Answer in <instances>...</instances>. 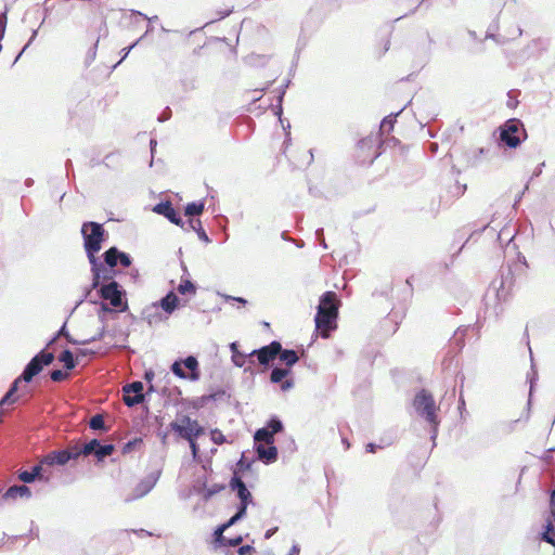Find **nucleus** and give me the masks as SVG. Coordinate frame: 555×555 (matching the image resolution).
Here are the masks:
<instances>
[{"label":"nucleus","instance_id":"f257e3e1","mask_svg":"<svg viewBox=\"0 0 555 555\" xmlns=\"http://www.w3.org/2000/svg\"><path fill=\"white\" fill-rule=\"evenodd\" d=\"M338 307L339 301L334 292H325L321 296L314 322L315 330L320 332L323 338H327L337 326Z\"/></svg>","mask_w":555,"mask_h":555},{"label":"nucleus","instance_id":"f03ea898","mask_svg":"<svg viewBox=\"0 0 555 555\" xmlns=\"http://www.w3.org/2000/svg\"><path fill=\"white\" fill-rule=\"evenodd\" d=\"M81 234L83 237V247L90 264H96L95 254L102 248L105 230L101 223L87 221L82 223Z\"/></svg>","mask_w":555,"mask_h":555},{"label":"nucleus","instance_id":"7ed1b4c3","mask_svg":"<svg viewBox=\"0 0 555 555\" xmlns=\"http://www.w3.org/2000/svg\"><path fill=\"white\" fill-rule=\"evenodd\" d=\"M413 406L416 413L431 425V438L434 439L437 435L439 420L437 416L438 408L436 405L433 395L427 390L422 389L415 395V398L413 400Z\"/></svg>","mask_w":555,"mask_h":555},{"label":"nucleus","instance_id":"20e7f679","mask_svg":"<svg viewBox=\"0 0 555 555\" xmlns=\"http://www.w3.org/2000/svg\"><path fill=\"white\" fill-rule=\"evenodd\" d=\"M501 141L508 147H517L521 141L526 138V130L522 122L519 119H508L501 127Z\"/></svg>","mask_w":555,"mask_h":555},{"label":"nucleus","instance_id":"39448f33","mask_svg":"<svg viewBox=\"0 0 555 555\" xmlns=\"http://www.w3.org/2000/svg\"><path fill=\"white\" fill-rule=\"evenodd\" d=\"M54 361V354L41 350L37 353L25 366L23 373L17 377L20 382L30 383L33 378L38 375L44 366L50 365Z\"/></svg>","mask_w":555,"mask_h":555},{"label":"nucleus","instance_id":"423d86ee","mask_svg":"<svg viewBox=\"0 0 555 555\" xmlns=\"http://www.w3.org/2000/svg\"><path fill=\"white\" fill-rule=\"evenodd\" d=\"M99 294L103 300L108 301L111 306L119 311H125L128 308L124 300L125 291L116 281L100 285Z\"/></svg>","mask_w":555,"mask_h":555},{"label":"nucleus","instance_id":"0eeeda50","mask_svg":"<svg viewBox=\"0 0 555 555\" xmlns=\"http://www.w3.org/2000/svg\"><path fill=\"white\" fill-rule=\"evenodd\" d=\"M171 372L182 379L198 380V361L195 357L189 356L183 361H175L171 365Z\"/></svg>","mask_w":555,"mask_h":555},{"label":"nucleus","instance_id":"6e6552de","mask_svg":"<svg viewBox=\"0 0 555 555\" xmlns=\"http://www.w3.org/2000/svg\"><path fill=\"white\" fill-rule=\"evenodd\" d=\"M230 486L232 490L236 491L241 502L237 507V512L228 520H241L245 516L247 505L251 502V494L249 490L246 488L244 481L236 475L232 477Z\"/></svg>","mask_w":555,"mask_h":555},{"label":"nucleus","instance_id":"1a4fd4ad","mask_svg":"<svg viewBox=\"0 0 555 555\" xmlns=\"http://www.w3.org/2000/svg\"><path fill=\"white\" fill-rule=\"evenodd\" d=\"M170 428L186 441L196 440V438L204 434V428L198 422L189 416H184L181 420V424L172 422Z\"/></svg>","mask_w":555,"mask_h":555},{"label":"nucleus","instance_id":"9d476101","mask_svg":"<svg viewBox=\"0 0 555 555\" xmlns=\"http://www.w3.org/2000/svg\"><path fill=\"white\" fill-rule=\"evenodd\" d=\"M379 144L377 135L366 137L358 142V155L357 158L361 164L371 165L377 158L379 153L376 152V147Z\"/></svg>","mask_w":555,"mask_h":555},{"label":"nucleus","instance_id":"9b49d317","mask_svg":"<svg viewBox=\"0 0 555 555\" xmlns=\"http://www.w3.org/2000/svg\"><path fill=\"white\" fill-rule=\"evenodd\" d=\"M178 304L179 297L173 292H169L158 302H154L145 309L144 313L146 314L149 323L156 321V317L153 315L151 311L156 313L158 309L162 308L169 315L177 309Z\"/></svg>","mask_w":555,"mask_h":555},{"label":"nucleus","instance_id":"f8f14e48","mask_svg":"<svg viewBox=\"0 0 555 555\" xmlns=\"http://www.w3.org/2000/svg\"><path fill=\"white\" fill-rule=\"evenodd\" d=\"M282 351V345L279 341H272L260 349L253 350L248 353L249 364H254V358L256 357L261 365H268L275 359L279 352Z\"/></svg>","mask_w":555,"mask_h":555},{"label":"nucleus","instance_id":"ddd939ff","mask_svg":"<svg viewBox=\"0 0 555 555\" xmlns=\"http://www.w3.org/2000/svg\"><path fill=\"white\" fill-rule=\"evenodd\" d=\"M143 383L142 382H132L130 384H127L124 386L122 391V400L124 403L132 408L144 400V393H143Z\"/></svg>","mask_w":555,"mask_h":555},{"label":"nucleus","instance_id":"4468645a","mask_svg":"<svg viewBox=\"0 0 555 555\" xmlns=\"http://www.w3.org/2000/svg\"><path fill=\"white\" fill-rule=\"evenodd\" d=\"M92 272V283L91 289H98L101 285V282H111L113 280V275L115 273L114 269L107 267L105 263L101 262L96 257V264H91Z\"/></svg>","mask_w":555,"mask_h":555},{"label":"nucleus","instance_id":"2eb2a0df","mask_svg":"<svg viewBox=\"0 0 555 555\" xmlns=\"http://www.w3.org/2000/svg\"><path fill=\"white\" fill-rule=\"evenodd\" d=\"M153 211L166 217L171 223L176 225H180L184 228L185 222H183L182 218L178 214V211L173 208L170 202H162L154 206Z\"/></svg>","mask_w":555,"mask_h":555},{"label":"nucleus","instance_id":"dca6fc26","mask_svg":"<svg viewBox=\"0 0 555 555\" xmlns=\"http://www.w3.org/2000/svg\"><path fill=\"white\" fill-rule=\"evenodd\" d=\"M234 522H223L220 527H218L215 531V542L220 545H230V546H236L241 544L243 541L242 535H236L234 538H228L223 535V532Z\"/></svg>","mask_w":555,"mask_h":555},{"label":"nucleus","instance_id":"f3484780","mask_svg":"<svg viewBox=\"0 0 555 555\" xmlns=\"http://www.w3.org/2000/svg\"><path fill=\"white\" fill-rule=\"evenodd\" d=\"M255 450L258 459L264 464H271L278 459V449L273 444H257Z\"/></svg>","mask_w":555,"mask_h":555},{"label":"nucleus","instance_id":"a211bd4d","mask_svg":"<svg viewBox=\"0 0 555 555\" xmlns=\"http://www.w3.org/2000/svg\"><path fill=\"white\" fill-rule=\"evenodd\" d=\"M69 453L64 450L53 451L47 454L42 460L41 464H46L48 466L53 465H65L70 461Z\"/></svg>","mask_w":555,"mask_h":555},{"label":"nucleus","instance_id":"6ab92c4d","mask_svg":"<svg viewBox=\"0 0 555 555\" xmlns=\"http://www.w3.org/2000/svg\"><path fill=\"white\" fill-rule=\"evenodd\" d=\"M31 491L26 485L11 486L4 493V500L29 499Z\"/></svg>","mask_w":555,"mask_h":555},{"label":"nucleus","instance_id":"aec40b11","mask_svg":"<svg viewBox=\"0 0 555 555\" xmlns=\"http://www.w3.org/2000/svg\"><path fill=\"white\" fill-rule=\"evenodd\" d=\"M156 478L153 476H150L143 480H141L133 490V495L130 498V500L140 499L147 494L155 486Z\"/></svg>","mask_w":555,"mask_h":555},{"label":"nucleus","instance_id":"412c9836","mask_svg":"<svg viewBox=\"0 0 555 555\" xmlns=\"http://www.w3.org/2000/svg\"><path fill=\"white\" fill-rule=\"evenodd\" d=\"M20 383L21 382L17 378L14 379L7 393L0 400V406H4L7 404H14L15 402H17L21 396H15V393L18 390Z\"/></svg>","mask_w":555,"mask_h":555},{"label":"nucleus","instance_id":"4be33fe9","mask_svg":"<svg viewBox=\"0 0 555 555\" xmlns=\"http://www.w3.org/2000/svg\"><path fill=\"white\" fill-rule=\"evenodd\" d=\"M254 440H255V447H257V444L258 446L259 444H273L274 443V435H272L269 431V428L262 427L255 433Z\"/></svg>","mask_w":555,"mask_h":555},{"label":"nucleus","instance_id":"5701e85b","mask_svg":"<svg viewBox=\"0 0 555 555\" xmlns=\"http://www.w3.org/2000/svg\"><path fill=\"white\" fill-rule=\"evenodd\" d=\"M185 224L188 227L184 225L183 229H185L186 231H189V230L195 231L201 241H204L206 243H208L210 241L208 235L206 234L205 230L203 229L202 222L199 219H190Z\"/></svg>","mask_w":555,"mask_h":555},{"label":"nucleus","instance_id":"b1692460","mask_svg":"<svg viewBox=\"0 0 555 555\" xmlns=\"http://www.w3.org/2000/svg\"><path fill=\"white\" fill-rule=\"evenodd\" d=\"M280 360L284 362L287 366H293L298 361V356L295 350L292 349H282L279 352Z\"/></svg>","mask_w":555,"mask_h":555},{"label":"nucleus","instance_id":"393cba45","mask_svg":"<svg viewBox=\"0 0 555 555\" xmlns=\"http://www.w3.org/2000/svg\"><path fill=\"white\" fill-rule=\"evenodd\" d=\"M118 253L119 250L116 247L108 248L104 254V262L107 267L115 268L118 263Z\"/></svg>","mask_w":555,"mask_h":555},{"label":"nucleus","instance_id":"a878e982","mask_svg":"<svg viewBox=\"0 0 555 555\" xmlns=\"http://www.w3.org/2000/svg\"><path fill=\"white\" fill-rule=\"evenodd\" d=\"M205 204L204 202H192L189 203L185 207V216L195 217L199 216L204 211Z\"/></svg>","mask_w":555,"mask_h":555},{"label":"nucleus","instance_id":"bb28decb","mask_svg":"<svg viewBox=\"0 0 555 555\" xmlns=\"http://www.w3.org/2000/svg\"><path fill=\"white\" fill-rule=\"evenodd\" d=\"M178 292L181 295H186V294L195 295L196 286L189 279H184V276H182L181 282L178 286Z\"/></svg>","mask_w":555,"mask_h":555},{"label":"nucleus","instance_id":"cd10ccee","mask_svg":"<svg viewBox=\"0 0 555 555\" xmlns=\"http://www.w3.org/2000/svg\"><path fill=\"white\" fill-rule=\"evenodd\" d=\"M59 360L64 364L66 370H73L76 366L74 354L68 349L62 351V353L59 357Z\"/></svg>","mask_w":555,"mask_h":555},{"label":"nucleus","instance_id":"c85d7f7f","mask_svg":"<svg viewBox=\"0 0 555 555\" xmlns=\"http://www.w3.org/2000/svg\"><path fill=\"white\" fill-rule=\"evenodd\" d=\"M231 359H232V362H233V364L235 366L244 367L245 372L251 371L250 365L249 366H245L246 363H249L248 354H244L242 352H238V353L232 354Z\"/></svg>","mask_w":555,"mask_h":555},{"label":"nucleus","instance_id":"c756f323","mask_svg":"<svg viewBox=\"0 0 555 555\" xmlns=\"http://www.w3.org/2000/svg\"><path fill=\"white\" fill-rule=\"evenodd\" d=\"M291 373L289 369L274 367L271 371L270 379L272 383L278 384L283 382V379Z\"/></svg>","mask_w":555,"mask_h":555},{"label":"nucleus","instance_id":"7c9ffc66","mask_svg":"<svg viewBox=\"0 0 555 555\" xmlns=\"http://www.w3.org/2000/svg\"><path fill=\"white\" fill-rule=\"evenodd\" d=\"M542 540L555 546V522H547L542 532Z\"/></svg>","mask_w":555,"mask_h":555},{"label":"nucleus","instance_id":"2f4dec72","mask_svg":"<svg viewBox=\"0 0 555 555\" xmlns=\"http://www.w3.org/2000/svg\"><path fill=\"white\" fill-rule=\"evenodd\" d=\"M114 450H115V448L113 444H101L99 442L95 457L98 459V461H102L106 456L111 455L114 452Z\"/></svg>","mask_w":555,"mask_h":555},{"label":"nucleus","instance_id":"473e14b6","mask_svg":"<svg viewBox=\"0 0 555 555\" xmlns=\"http://www.w3.org/2000/svg\"><path fill=\"white\" fill-rule=\"evenodd\" d=\"M399 114H400V112L395 115L391 114V115L385 117L380 122V132H387V133L390 132L393 129L396 118Z\"/></svg>","mask_w":555,"mask_h":555},{"label":"nucleus","instance_id":"72a5a7b5","mask_svg":"<svg viewBox=\"0 0 555 555\" xmlns=\"http://www.w3.org/2000/svg\"><path fill=\"white\" fill-rule=\"evenodd\" d=\"M57 336H64L66 337L67 341L70 343V344H74V345H81V341L79 340H75L70 337V335L67 333L66 331V324H63V326L60 328L57 335L55 337H53L48 344H47V348H49L50 346H52L54 344V341L56 340Z\"/></svg>","mask_w":555,"mask_h":555},{"label":"nucleus","instance_id":"f704fd0d","mask_svg":"<svg viewBox=\"0 0 555 555\" xmlns=\"http://www.w3.org/2000/svg\"><path fill=\"white\" fill-rule=\"evenodd\" d=\"M98 447H99V440L92 439L91 441H89L88 443H85L82 446V448H81L82 455L89 456V455L93 454L95 456Z\"/></svg>","mask_w":555,"mask_h":555},{"label":"nucleus","instance_id":"c9c22d12","mask_svg":"<svg viewBox=\"0 0 555 555\" xmlns=\"http://www.w3.org/2000/svg\"><path fill=\"white\" fill-rule=\"evenodd\" d=\"M264 428H269V431L272 435H275L283 430V423L280 418L273 416L270 418V421L267 423V426Z\"/></svg>","mask_w":555,"mask_h":555},{"label":"nucleus","instance_id":"e433bc0d","mask_svg":"<svg viewBox=\"0 0 555 555\" xmlns=\"http://www.w3.org/2000/svg\"><path fill=\"white\" fill-rule=\"evenodd\" d=\"M89 426L93 430H105L104 417L101 414H95L91 417Z\"/></svg>","mask_w":555,"mask_h":555},{"label":"nucleus","instance_id":"4c0bfd02","mask_svg":"<svg viewBox=\"0 0 555 555\" xmlns=\"http://www.w3.org/2000/svg\"><path fill=\"white\" fill-rule=\"evenodd\" d=\"M222 489H224L223 486L221 485H218V483H214L212 486L210 487H205V492L203 493V496L205 499H209L211 498L214 494L220 492Z\"/></svg>","mask_w":555,"mask_h":555},{"label":"nucleus","instance_id":"58836bf2","mask_svg":"<svg viewBox=\"0 0 555 555\" xmlns=\"http://www.w3.org/2000/svg\"><path fill=\"white\" fill-rule=\"evenodd\" d=\"M67 377H68V373L63 372L62 370H53L50 372V378L56 383L62 382V380L66 379Z\"/></svg>","mask_w":555,"mask_h":555},{"label":"nucleus","instance_id":"ea45409f","mask_svg":"<svg viewBox=\"0 0 555 555\" xmlns=\"http://www.w3.org/2000/svg\"><path fill=\"white\" fill-rule=\"evenodd\" d=\"M81 448L82 446L76 443L65 449V451H67L69 455H72L70 460H77L80 455H82Z\"/></svg>","mask_w":555,"mask_h":555},{"label":"nucleus","instance_id":"a19ab883","mask_svg":"<svg viewBox=\"0 0 555 555\" xmlns=\"http://www.w3.org/2000/svg\"><path fill=\"white\" fill-rule=\"evenodd\" d=\"M42 465L43 464H38V465H35L33 468H31V474L34 475L35 479L37 480H44L46 482L49 480V478H46L43 477L42 475Z\"/></svg>","mask_w":555,"mask_h":555},{"label":"nucleus","instance_id":"79ce46f5","mask_svg":"<svg viewBox=\"0 0 555 555\" xmlns=\"http://www.w3.org/2000/svg\"><path fill=\"white\" fill-rule=\"evenodd\" d=\"M210 435H211V440L216 444H222L225 442V437L220 430L214 429V430H211Z\"/></svg>","mask_w":555,"mask_h":555},{"label":"nucleus","instance_id":"37998d69","mask_svg":"<svg viewBox=\"0 0 555 555\" xmlns=\"http://www.w3.org/2000/svg\"><path fill=\"white\" fill-rule=\"evenodd\" d=\"M18 479L24 483H30L36 480L30 470L20 472Z\"/></svg>","mask_w":555,"mask_h":555},{"label":"nucleus","instance_id":"c03bdc74","mask_svg":"<svg viewBox=\"0 0 555 555\" xmlns=\"http://www.w3.org/2000/svg\"><path fill=\"white\" fill-rule=\"evenodd\" d=\"M118 258V263H120L124 268L131 266V258L128 254L119 250Z\"/></svg>","mask_w":555,"mask_h":555},{"label":"nucleus","instance_id":"a18cd8bd","mask_svg":"<svg viewBox=\"0 0 555 555\" xmlns=\"http://www.w3.org/2000/svg\"><path fill=\"white\" fill-rule=\"evenodd\" d=\"M96 49H98V41L89 49L86 56V63L89 65L95 60L96 56Z\"/></svg>","mask_w":555,"mask_h":555},{"label":"nucleus","instance_id":"49530a36","mask_svg":"<svg viewBox=\"0 0 555 555\" xmlns=\"http://www.w3.org/2000/svg\"><path fill=\"white\" fill-rule=\"evenodd\" d=\"M104 335H105V326H102V328L98 332L96 335L92 336L89 339L82 340L81 345H86V344H89V343H92V341L101 340V339L104 338Z\"/></svg>","mask_w":555,"mask_h":555},{"label":"nucleus","instance_id":"de8ad7c7","mask_svg":"<svg viewBox=\"0 0 555 555\" xmlns=\"http://www.w3.org/2000/svg\"><path fill=\"white\" fill-rule=\"evenodd\" d=\"M142 40V37H140L135 42H133L131 46H129L128 48H125L121 50L122 52V57L121 60L114 66L116 67L118 64H120L127 56L128 54L130 53V51Z\"/></svg>","mask_w":555,"mask_h":555},{"label":"nucleus","instance_id":"09e8293b","mask_svg":"<svg viewBox=\"0 0 555 555\" xmlns=\"http://www.w3.org/2000/svg\"><path fill=\"white\" fill-rule=\"evenodd\" d=\"M466 190V185L465 184H460L459 182H456L453 188H452V193L455 195V196H462L464 194Z\"/></svg>","mask_w":555,"mask_h":555},{"label":"nucleus","instance_id":"8fccbe9b","mask_svg":"<svg viewBox=\"0 0 555 555\" xmlns=\"http://www.w3.org/2000/svg\"><path fill=\"white\" fill-rule=\"evenodd\" d=\"M7 28V12L0 14V39L3 38Z\"/></svg>","mask_w":555,"mask_h":555},{"label":"nucleus","instance_id":"3c124183","mask_svg":"<svg viewBox=\"0 0 555 555\" xmlns=\"http://www.w3.org/2000/svg\"><path fill=\"white\" fill-rule=\"evenodd\" d=\"M223 297H224L225 301H236L243 306H245L247 304V300L242 297H234V296H230V295H224Z\"/></svg>","mask_w":555,"mask_h":555},{"label":"nucleus","instance_id":"603ef678","mask_svg":"<svg viewBox=\"0 0 555 555\" xmlns=\"http://www.w3.org/2000/svg\"><path fill=\"white\" fill-rule=\"evenodd\" d=\"M171 117V111L169 107H166L164 112L158 116V121L164 122Z\"/></svg>","mask_w":555,"mask_h":555},{"label":"nucleus","instance_id":"864d4df0","mask_svg":"<svg viewBox=\"0 0 555 555\" xmlns=\"http://www.w3.org/2000/svg\"><path fill=\"white\" fill-rule=\"evenodd\" d=\"M37 33H38V30H34V31H33V35H31V37H30L29 41H28V42H27V44L23 48V50L18 53V55L15 57L14 63H16V62L18 61V59L21 57V55L25 52V50L28 48V46H29V44L33 42V40L36 38Z\"/></svg>","mask_w":555,"mask_h":555},{"label":"nucleus","instance_id":"5fc2aeb1","mask_svg":"<svg viewBox=\"0 0 555 555\" xmlns=\"http://www.w3.org/2000/svg\"><path fill=\"white\" fill-rule=\"evenodd\" d=\"M144 377L145 379L151 383L152 379L154 378V372L153 371H146L145 374H144ZM149 391H154V386L152 384H150L149 386Z\"/></svg>","mask_w":555,"mask_h":555},{"label":"nucleus","instance_id":"6e6d98bb","mask_svg":"<svg viewBox=\"0 0 555 555\" xmlns=\"http://www.w3.org/2000/svg\"><path fill=\"white\" fill-rule=\"evenodd\" d=\"M137 442H141V440H137V439H134L133 441H128V442L124 446V448H122V452H124V453H128V452H130Z\"/></svg>","mask_w":555,"mask_h":555},{"label":"nucleus","instance_id":"4d7b16f0","mask_svg":"<svg viewBox=\"0 0 555 555\" xmlns=\"http://www.w3.org/2000/svg\"><path fill=\"white\" fill-rule=\"evenodd\" d=\"M281 383H282V384H281V389H282L283 391H287V390H289L291 388H293V386H294V383H293V380H292V379H286V380H283V382H281Z\"/></svg>","mask_w":555,"mask_h":555},{"label":"nucleus","instance_id":"13d9d810","mask_svg":"<svg viewBox=\"0 0 555 555\" xmlns=\"http://www.w3.org/2000/svg\"><path fill=\"white\" fill-rule=\"evenodd\" d=\"M254 551L253 546L250 545H243L238 548V554L240 555H246V554H250L251 552Z\"/></svg>","mask_w":555,"mask_h":555},{"label":"nucleus","instance_id":"bf43d9fd","mask_svg":"<svg viewBox=\"0 0 555 555\" xmlns=\"http://www.w3.org/2000/svg\"><path fill=\"white\" fill-rule=\"evenodd\" d=\"M188 442L190 443V448H191L193 456L196 457L198 454V446H197L196 441L190 440Z\"/></svg>","mask_w":555,"mask_h":555},{"label":"nucleus","instance_id":"052dcab7","mask_svg":"<svg viewBox=\"0 0 555 555\" xmlns=\"http://www.w3.org/2000/svg\"><path fill=\"white\" fill-rule=\"evenodd\" d=\"M132 14H135V15L144 18V20H147L149 22H152V20H157L158 18L157 15H154L153 17H147L145 14H143V13H141L139 11H134V10L132 11Z\"/></svg>","mask_w":555,"mask_h":555},{"label":"nucleus","instance_id":"680f3d73","mask_svg":"<svg viewBox=\"0 0 555 555\" xmlns=\"http://www.w3.org/2000/svg\"><path fill=\"white\" fill-rule=\"evenodd\" d=\"M230 350L232 354L238 353V344L236 341L230 344Z\"/></svg>","mask_w":555,"mask_h":555},{"label":"nucleus","instance_id":"e2e57ef3","mask_svg":"<svg viewBox=\"0 0 555 555\" xmlns=\"http://www.w3.org/2000/svg\"><path fill=\"white\" fill-rule=\"evenodd\" d=\"M459 410L460 411L465 410V400L462 395H460V399H459Z\"/></svg>","mask_w":555,"mask_h":555},{"label":"nucleus","instance_id":"0e129e2a","mask_svg":"<svg viewBox=\"0 0 555 555\" xmlns=\"http://www.w3.org/2000/svg\"><path fill=\"white\" fill-rule=\"evenodd\" d=\"M376 448H377V447H376V444H374V443H367V444H366V451H367V452H375Z\"/></svg>","mask_w":555,"mask_h":555},{"label":"nucleus","instance_id":"69168bd1","mask_svg":"<svg viewBox=\"0 0 555 555\" xmlns=\"http://www.w3.org/2000/svg\"><path fill=\"white\" fill-rule=\"evenodd\" d=\"M315 236L318 240H321L322 237H324L323 235V229L322 228H319L317 231H315Z\"/></svg>","mask_w":555,"mask_h":555},{"label":"nucleus","instance_id":"338daca9","mask_svg":"<svg viewBox=\"0 0 555 555\" xmlns=\"http://www.w3.org/2000/svg\"><path fill=\"white\" fill-rule=\"evenodd\" d=\"M156 144H157L156 140L152 139L151 142H150L152 155L154 154Z\"/></svg>","mask_w":555,"mask_h":555},{"label":"nucleus","instance_id":"774afa93","mask_svg":"<svg viewBox=\"0 0 555 555\" xmlns=\"http://www.w3.org/2000/svg\"><path fill=\"white\" fill-rule=\"evenodd\" d=\"M312 160H313V154L310 150V151H308L307 164L309 165Z\"/></svg>","mask_w":555,"mask_h":555}]
</instances>
